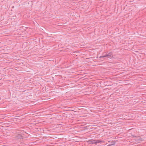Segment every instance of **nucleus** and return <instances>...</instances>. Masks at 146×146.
<instances>
[{
    "instance_id": "f257e3e1",
    "label": "nucleus",
    "mask_w": 146,
    "mask_h": 146,
    "mask_svg": "<svg viewBox=\"0 0 146 146\" xmlns=\"http://www.w3.org/2000/svg\"><path fill=\"white\" fill-rule=\"evenodd\" d=\"M100 142L101 141L99 140H90L88 141L89 143L90 144H96Z\"/></svg>"
},
{
    "instance_id": "f03ea898",
    "label": "nucleus",
    "mask_w": 146,
    "mask_h": 146,
    "mask_svg": "<svg viewBox=\"0 0 146 146\" xmlns=\"http://www.w3.org/2000/svg\"><path fill=\"white\" fill-rule=\"evenodd\" d=\"M111 53H109L108 54H106L105 55L100 56V58L106 57L108 56H111Z\"/></svg>"
},
{
    "instance_id": "7ed1b4c3",
    "label": "nucleus",
    "mask_w": 146,
    "mask_h": 146,
    "mask_svg": "<svg viewBox=\"0 0 146 146\" xmlns=\"http://www.w3.org/2000/svg\"><path fill=\"white\" fill-rule=\"evenodd\" d=\"M136 139L137 140V141H135V142H140V141H143V139H142V138H141V137H137V138Z\"/></svg>"
},
{
    "instance_id": "20e7f679",
    "label": "nucleus",
    "mask_w": 146,
    "mask_h": 146,
    "mask_svg": "<svg viewBox=\"0 0 146 146\" xmlns=\"http://www.w3.org/2000/svg\"><path fill=\"white\" fill-rule=\"evenodd\" d=\"M115 143V141H113L112 142V144L111 145H109L108 146H110L111 145H114Z\"/></svg>"
}]
</instances>
